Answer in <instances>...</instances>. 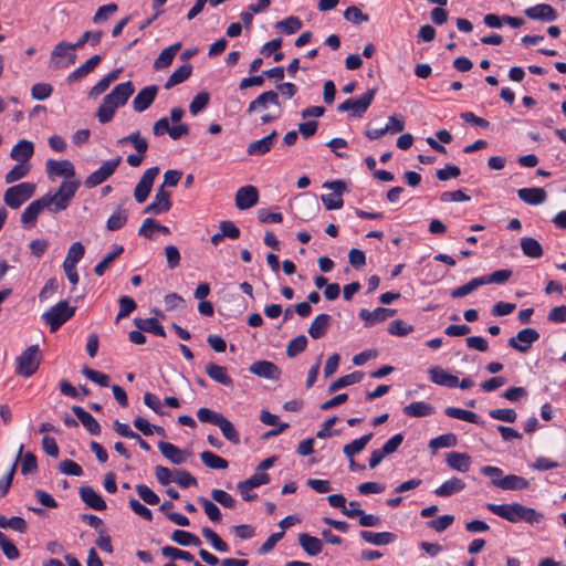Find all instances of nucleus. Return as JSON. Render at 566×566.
Listing matches in <instances>:
<instances>
[{"label": "nucleus", "mask_w": 566, "mask_h": 566, "mask_svg": "<svg viewBox=\"0 0 566 566\" xmlns=\"http://www.w3.org/2000/svg\"><path fill=\"white\" fill-rule=\"evenodd\" d=\"M124 252V247L120 244H114L112 251L108 252L94 268V273L102 276L109 265Z\"/></svg>", "instance_id": "58836bf2"}, {"label": "nucleus", "mask_w": 566, "mask_h": 566, "mask_svg": "<svg viewBox=\"0 0 566 566\" xmlns=\"http://www.w3.org/2000/svg\"><path fill=\"white\" fill-rule=\"evenodd\" d=\"M171 541L181 546L201 545V541L197 535L184 530H175L171 534Z\"/></svg>", "instance_id": "de8ad7c7"}, {"label": "nucleus", "mask_w": 566, "mask_h": 566, "mask_svg": "<svg viewBox=\"0 0 566 566\" xmlns=\"http://www.w3.org/2000/svg\"><path fill=\"white\" fill-rule=\"evenodd\" d=\"M220 428L223 437L233 444L240 443V436L235 430L233 423L228 420L224 416L221 417L220 421L217 423Z\"/></svg>", "instance_id": "3c124183"}, {"label": "nucleus", "mask_w": 566, "mask_h": 566, "mask_svg": "<svg viewBox=\"0 0 566 566\" xmlns=\"http://www.w3.org/2000/svg\"><path fill=\"white\" fill-rule=\"evenodd\" d=\"M249 370L251 374L270 380H279L281 377L280 368L272 361L258 360L253 363Z\"/></svg>", "instance_id": "2eb2a0df"}, {"label": "nucleus", "mask_w": 566, "mask_h": 566, "mask_svg": "<svg viewBox=\"0 0 566 566\" xmlns=\"http://www.w3.org/2000/svg\"><path fill=\"white\" fill-rule=\"evenodd\" d=\"M429 374L431 381L437 385L446 386L448 388L458 387V377L449 374L440 367L430 368Z\"/></svg>", "instance_id": "cd10ccee"}, {"label": "nucleus", "mask_w": 566, "mask_h": 566, "mask_svg": "<svg viewBox=\"0 0 566 566\" xmlns=\"http://www.w3.org/2000/svg\"><path fill=\"white\" fill-rule=\"evenodd\" d=\"M364 378V374L361 371H353L348 375L342 376L338 379L334 380L327 388L328 394H333L340 388L354 385L359 382Z\"/></svg>", "instance_id": "37998d69"}, {"label": "nucleus", "mask_w": 566, "mask_h": 566, "mask_svg": "<svg viewBox=\"0 0 566 566\" xmlns=\"http://www.w3.org/2000/svg\"><path fill=\"white\" fill-rule=\"evenodd\" d=\"M444 413L454 419L468 421L470 423H479V417L473 411L464 410L457 407H447Z\"/></svg>", "instance_id": "864d4df0"}, {"label": "nucleus", "mask_w": 566, "mask_h": 566, "mask_svg": "<svg viewBox=\"0 0 566 566\" xmlns=\"http://www.w3.org/2000/svg\"><path fill=\"white\" fill-rule=\"evenodd\" d=\"M269 105L280 107L279 94L275 91H266L261 93L255 99H253L248 108L247 113L252 114L260 109H266Z\"/></svg>", "instance_id": "6ab92c4d"}, {"label": "nucleus", "mask_w": 566, "mask_h": 566, "mask_svg": "<svg viewBox=\"0 0 566 566\" xmlns=\"http://www.w3.org/2000/svg\"><path fill=\"white\" fill-rule=\"evenodd\" d=\"M349 518L359 517V525L364 527H375L380 525L381 520L379 516L373 514H366L365 511H350L348 513Z\"/></svg>", "instance_id": "13d9d810"}, {"label": "nucleus", "mask_w": 566, "mask_h": 566, "mask_svg": "<svg viewBox=\"0 0 566 566\" xmlns=\"http://www.w3.org/2000/svg\"><path fill=\"white\" fill-rule=\"evenodd\" d=\"M373 436H374L373 432H369V433L364 434L363 437H360L358 439H355L350 443L345 444L344 448H343L344 454L348 459L354 458L356 454L360 453L365 449V447L371 440Z\"/></svg>", "instance_id": "c03bdc74"}, {"label": "nucleus", "mask_w": 566, "mask_h": 566, "mask_svg": "<svg viewBox=\"0 0 566 566\" xmlns=\"http://www.w3.org/2000/svg\"><path fill=\"white\" fill-rule=\"evenodd\" d=\"M103 38V31H85L82 36L74 43V46L78 50L82 49L85 43H90L92 46L99 44Z\"/></svg>", "instance_id": "0e129e2a"}, {"label": "nucleus", "mask_w": 566, "mask_h": 566, "mask_svg": "<svg viewBox=\"0 0 566 566\" xmlns=\"http://www.w3.org/2000/svg\"><path fill=\"white\" fill-rule=\"evenodd\" d=\"M34 154L33 143L27 139H20L11 149L10 157L18 163H27Z\"/></svg>", "instance_id": "5701e85b"}, {"label": "nucleus", "mask_w": 566, "mask_h": 566, "mask_svg": "<svg viewBox=\"0 0 566 566\" xmlns=\"http://www.w3.org/2000/svg\"><path fill=\"white\" fill-rule=\"evenodd\" d=\"M323 187L333 190V193L322 195L321 197L325 208L327 210L340 209L344 205L342 195L346 188L345 182L342 180L326 181Z\"/></svg>", "instance_id": "9b49d317"}, {"label": "nucleus", "mask_w": 566, "mask_h": 566, "mask_svg": "<svg viewBox=\"0 0 566 566\" xmlns=\"http://www.w3.org/2000/svg\"><path fill=\"white\" fill-rule=\"evenodd\" d=\"M158 93L156 85H149L142 88L133 101V108L135 112L142 113L146 111L154 103Z\"/></svg>", "instance_id": "dca6fc26"}, {"label": "nucleus", "mask_w": 566, "mask_h": 566, "mask_svg": "<svg viewBox=\"0 0 566 566\" xmlns=\"http://www.w3.org/2000/svg\"><path fill=\"white\" fill-rule=\"evenodd\" d=\"M159 167L148 168L139 179L138 184L134 189V198L138 203H143L147 200L156 177L159 175Z\"/></svg>", "instance_id": "9d476101"}, {"label": "nucleus", "mask_w": 566, "mask_h": 566, "mask_svg": "<svg viewBox=\"0 0 566 566\" xmlns=\"http://www.w3.org/2000/svg\"><path fill=\"white\" fill-rule=\"evenodd\" d=\"M465 489V483L463 480L459 478H451L444 481L440 486H438L433 493L440 497H449L455 493H459Z\"/></svg>", "instance_id": "393cba45"}, {"label": "nucleus", "mask_w": 566, "mask_h": 566, "mask_svg": "<svg viewBox=\"0 0 566 566\" xmlns=\"http://www.w3.org/2000/svg\"><path fill=\"white\" fill-rule=\"evenodd\" d=\"M298 544L310 556H317L323 549V543L319 538L311 536L307 533L298 535Z\"/></svg>", "instance_id": "473e14b6"}, {"label": "nucleus", "mask_w": 566, "mask_h": 566, "mask_svg": "<svg viewBox=\"0 0 566 566\" xmlns=\"http://www.w3.org/2000/svg\"><path fill=\"white\" fill-rule=\"evenodd\" d=\"M359 534H360V537L366 543H369L373 545H378V546L388 545V544L395 542V539H396V535L391 532L375 533L371 531H361Z\"/></svg>", "instance_id": "f704fd0d"}, {"label": "nucleus", "mask_w": 566, "mask_h": 566, "mask_svg": "<svg viewBox=\"0 0 566 566\" xmlns=\"http://www.w3.org/2000/svg\"><path fill=\"white\" fill-rule=\"evenodd\" d=\"M209 101H210V95L208 92L202 91V92L198 93L192 98V101L189 105V112L192 115L199 114L201 111H203L208 106Z\"/></svg>", "instance_id": "69168bd1"}, {"label": "nucleus", "mask_w": 566, "mask_h": 566, "mask_svg": "<svg viewBox=\"0 0 566 566\" xmlns=\"http://www.w3.org/2000/svg\"><path fill=\"white\" fill-rule=\"evenodd\" d=\"M181 49V43L177 42L166 49H164L160 54L157 56V59L154 62V69L156 71L164 70L168 67L172 61L178 51Z\"/></svg>", "instance_id": "7c9ffc66"}, {"label": "nucleus", "mask_w": 566, "mask_h": 566, "mask_svg": "<svg viewBox=\"0 0 566 566\" xmlns=\"http://www.w3.org/2000/svg\"><path fill=\"white\" fill-rule=\"evenodd\" d=\"M358 316L364 321L366 327H371L378 323L387 321L382 307H377L374 311L361 308Z\"/></svg>", "instance_id": "49530a36"}, {"label": "nucleus", "mask_w": 566, "mask_h": 566, "mask_svg": "<svg viewBox=\"0 0 566 566\" xmlns=\"http://www.w3.org/2000/svg\"><path fill=\"white\" fill-rule=\"evenodd\" d=\"M135 326L142 332L151 333L154 335L166 337V332L159 321L155 317L134 319Z\"/></svg>", "instance_id": "2f4dec72"}, {"label": "nucleus", "mask_w": 566, "mask_h": 566, "mask_svg": "<svg viewBox=\"0 0 566 566\" xmlns=\"http://www.w3.org/2000/svg\"><path fill=\"white\" fill-rule=\"evenodd\" d=\"M134 91L135 87L130 81L115 85L112 92L104 96L102 104L97 108L96 116L99 123H109L116 109L127 103Z\"/></svg>", "instance_id": "f257e3e1"}, {"label": "nucleus", "mask_w": 566, "mask_h": 566, "mask_svg": "<svg viewBox=\"0 0 566 566\" xmlns=\"http://www.w3.org/2000/svg\"><path fill=\"white\" fill-rule=\"evenodd\" d=\"M78 187L80 181L77 180L63 181L55 193H45L41 197L44 208L52 213L65 210L70 206Z\"/></svg>", "instance_id": "7ed1b4c3"}, {"label": "nucleus", "mask_w": 566, "mask_h": 566, "mask_svg": "<svg viewBox=\"0 0 566 566\" xmlns=\"http://www.w3.org/2000/svg\"><path fill=\"white\" fill-rule=\"evenodd\" d=\"M74 43L65 41L59 42L51 52L50 65L54 70L66 69L76 62V51Z\"/></svg>", "instance_id": "6e6552de"}, {"label": "nucleus", "mask_w": 566, "mask_h": 566, "mask_svg": "<svg viewBox=\"0 0 566 566\" xmlns=\"http://www.w3.org/2000/svg\"><path fill=\"white\" fill-rule=\"evenodd\" d=\"M525 15L532 20H538L543 22H553L557 19L556 10L546 3H539L534 7L527 8L524 11Z\"/></svg>", "instance_id": "f3484780"}, {"label": "nucleus", "mask_w": 566, "mask_h": 566, "mask_svg": "<svg viewBox=\"0 0 566 566\" xmlns=\"http://www.w3.org/2000/svg\"><path fill=\"white\" fill-rule=\"evenodd\" d=\"M102 56L96 54L90 57L85 63H83L80 67H77L75 71L70 73L66 77V82L69 84L76 83L87 76L91 72L94 71V69L101 63Z\"/></svg>", "instance_id": "4be33fe9"}, {"label": "nucleus", "mask_w": 566, "mask_h": 566, "mask_svg": "<svg viewBox=\"0 0 566 566\" xmlns=\"http://www.w3.org/2000/svg\"><path fill=\"white\" fill-rule=\"evenodd\" d=\"M521 249L524 255L532 259H539L544 254L542 244L532 237H524L521 239Z\"/></svg>", "instance_id": "ea45409f"}, {"label": "nucleus", "mask_w": 566, "mask_h": 566, "mask_svg": "<svg viewBox=\"0 0 566 566\" xmlns=\"http://www.w3.org/2000/svg\"><path fill=\"white\" fill-rule=\"evenodd\" d=\"M161 554H163V556L171 558V559H182V560H186L188 563H193V564L196 562L192 554H190L187 551H181L174 546L163 547Z\"/></svg>", "instance_id": "680f3d73"}, {"label": "nucleus", "mask_w": 566, "mask_h": 566, "mask_svg": "<svg viewBox=\"0 0 566 566\" xmlns=\"http://www.w3.org/2000/svg\"><path fill=\"white\" fill-rule=\"evenodd\" d=\"M158 449L161 454L174 464H182L186 461L185 453L170 442L160 441Z\"/></svg>", "instance_id": "72a5a7b5"}, {"label": "nucleus", "mask_w": 566, "mask_h": 566, "mask_svg": "<svg viewBox=\"0 0 566 566\" xmlns=\"http://www.w3.org/2000/svg\"><path fill=\"white\" fill-rule=\"evenodd\" d=\"M44 205L41 197L32 201L21 213V222L25 228H31L35 224L39 214L44 210Z\"/></svg>", "instance_id": "b1692460"}, {"label": "nucleus", "mask_w": 566, "mask_h": 566, "mask_svg": "<svg viewBox=\"0 0 566 566\" xmlns=\"http://www.w3.org/2000/svg\"><path fill=\"white\" fill-rule=\"evenodd\" d=\"M259 201V191L254 186H243L235 193V206L240 210H248Z\"/></svg>", "instance_id": "4468645a"}, {"label": "nucleus", "mask_w": 566, "mask_h": 566, "mask_svg": "<svg viewBox=\"0 0 566 566\" xmlns=\"http://www.w3.org/2000/svg\"><path fill=\"white\" fill-rule=\"evenodd\" d=\"M518 198L528 205H541L546 198L547 193L543 188H522L517 190Z\"/></svg>", "instance_id": "c756f323"}, {"label": "nucleus", "mask_w": 566, "mask_h": 566, "mask_svg": "<svg viewBox=\"0 0 566 566\" xmlns=\"http://www.w3.org/2000/svg\"><path fill=\"white\" fill-rule=\"evenodd\" d=\"M458 443V438L454 433H446L441 434L429 442V447L432 450H438L442 448H451L455 447Z\"/></svg>", "instance_id": "bf43d9fd"}, {"label": "nucleus", "mask_w": 566, "mask_h": 566, "mask_svg": "<svg viewBox=\"0 0 566 566\" xmlns=\"http://www.w3.org/2000/svg\"><path fill=\"white\" fill-rule=\"evenodd\" d=\"M377 94V88H369L364 95L359 98H347L343 103L337 106V112L345 113L349 112V117L360 118L367 112L369 106L371 105L375 96Z\"/></svg>", "instance_id": "39448f33"}, {"label": "nucleus", "mask_w": 566, "mask_h": 566, "mask_svg": "<svg viewBox=\"0 0 566 566\" xmlns=\"http://www.w3.org/2000/svg\"><path fill=\"white\" fill-rule=\"evenodd\" d=\"M41 361L42 354L39 345H31L15 358V373L23 378H29L36 373Z\"/></svg>", "instance_id": "20e7f679"}, {"label": "nucleus", "mask_w": 566, "mask_h": 566, "mask_svg": "<svg viewBox=\"0 0 566 566\" xmlns=\"http://www.w3.org/2000/svg\"><path fill=\"white\" fill-rule=\"evenodd\" d=\"M46 172L49 175H55L59 177H64L66 179L74 178L75 169L74 165L70 160H53L49 159L46 161Z\"/></svg>", "instance_id": "aec40b11"}, {"label": "nucleus", "mask_w": 566, "mask_h": 566, "mask_svg": "<svg viewBox=\"0 0 566 566\" xmlns=\"http://www.w3.org/2000/svg\"><path fill=\"white\" fill-rule=\"evenodd\" d=\"M36 186L32 182H21L9 187L3 196L4 203L11 209H19L35 192Z\"/></svg>", "instance_id": "423d86ee"}, {"label": "nucleus", "mask_w": 566, "mask_h": 566, "mask_svg": "<svg viewBox=\"0 0 566 566\" xmlns=\"http://www.w3.org/2000/svg\"><path fill=\"white\" fill-rule=\"evenodd\" d=\"M84 253L85 248L80 241L72 243L67 250V254L63 264L76 265L84 256Z\"/></svg>", "instance_id": "052dcab7"}, {"label": "nucleus", "mask_w": 566, "mask_h": 566, "mask_svg": "<svg viewBox=\"0 0 566 566\" xmlns=\"http://www.w3.org/2000/svg\"><path fill=\"white\" fill-rule=\"evenodd\" d=\"M122 161V157L117 156L114 159L104 161L102 166L93 171L84 181L87 188H95L107 180L117 169Z\"/></svg>", "instance_id": "1a4fd4ad"}, {"label": "nucleus", "mask_w": 566, "mask_h": 566, "mask_svg": "<svg viewBox=\"0 0 566 566\" xmlns=\"http://www.w3.org/2000/svg\"><path fill=\"white\" fill-rule=\"evenodd\" d=\"M23 452V444L20 446L15 461L13 462L9 472L0 479V499L3 497L10 490L12 480L17 470L18 462L21 453Z\"/></svg>", "instance_id": "8fccbe9b"}, {"label": "nucleus", "mask_w": 566, "mask_h": 566, "mask_svg": "<svg viewBox=\"0 0 566 566\" xmlns=\"http://www.w3.org/2000/svg\"><path fill=\"white\" fill-rule=\"evenodd\" d=\"M201 533L202 536L211 543L216 551L221 553H227L229 551L228 544L213 530L203 527Z\"/></svg>", "instance_id": "6e6d98bb"}, {"label": "nucleus", "mask_w": 566, "mask_h": 566, "mask_svg": "<svg viewBox=\"0 0 566 566\" xmlns=\"http://www.w3.org/2000/svg\"><path fill=\"white\" fill-rule=\"evenodd\" d=\"M171 193L164 186H160L155 195L154 201L146 206L144 213L160 214L167 212L171 208Z\"/></svg>", "instance_id": "ddd939ff"}, {"label": "nucleus", "mask_w": 566, "mask_h": 566, "mask_svg": "<svg viewBox=\"0 0 566 566\" xmlns=\"http://www.w3.org/2000/svg\"><path fill=\"white\" fill-rule=\"evenodd\" d=\"M207 375L223 386H231L233 384L232 378L228 375L227 368L214 363H209L206 366Z\"/></svg>", "instance_id": "e433bc0d"}, {"label": "nucleus", "mask_w": 566, "mask_h": 566, "mask_svg": "<svg viewBox=\"0 0 566 566\" xmlns=\"http://www.w3.org/2000/svg\"><path fill=\"white\" fill-rule=\"evenodd\" d=\"M192 73V66L191 64H182L177 70L172 72V74L168 77L167 82L165 83L164 87L166 90H170L174 86L185 82L190 77Z\"/></svg>", "instance_id": "79ce46f5"}, {"label": "nucleus", "mask_w": 566, "mask_h": 566, "mask_svg": "<svg viewBox=\"0 0 566 566\" xmlns=\"http://www.w3.org/2000/svg\"><path fill=\"white\" fill-rule=\"evenodd\" d=\"M530 485V482L520 475L509 474L502 478L497 483V488L505 491L525 490Z\"/></svg>", "instance_id": "4c0bfd02"}, {"label": "nucleus", "mask_w": 566, "mask_h": 566, "mask_svg": "<svg viewBox=\"0 0 566 566\" xmlns=\"http://www.w3.org/2000/svg\"><path fill=\"white\" fill-rule=\"evenodd\" d=\"M119 311L116 316V321H120L124 317H127L132 312H134L137 307L136 302L133 297L124 295L118 300Z\"/></svg>", "instance_id": "338daca9"}, {"label": "nucleus", "mask_w": 566, "mask_h": 566, "mask_svg": "<svg viewBox=\"0 0 566 566\" xmlns=\"http://www.w3.org/2000/svg\"><path fill=\"white\" fill-rule=\"evenodd\" d=\"M446 462L452 470L464 473L470 470L471 457L467 453L450 452L447 454Z\"/></svg>", "instance_id": "bb28decb"}, {"label": "nucleus", "mask_w": 566, "mask_h": 566, "mask_svg": "<svg viewBox=\"0 0 566 566\" xmlns=\"http://www.w3.org/2000/svg\"><path fill=\"white\" fill-rule=\"evenodd\" d=\"M539 333L534 328H523L507 342V345L520 353H526L533 343L538 340Z\"/></svg>", "instance_id": "f8f14e48"}, {"label": "nucleus", "mask_w": 566, "mask_h": 566, "mask_svg": "<svg viewBox=\"0 0 566 566\" xmlns=\"http://www.w3.org/2000/svg\"><path fill=\"white\" fill-rule=\"evenodd\" d=\"M331 322L332 317L328 314L317 315L308 327L310 336L314 339L322 338L326 334Z\"/></svg>", "instance_id": "c85d7f7f"}, {"label": "nucleus", "mask_w": 566, "mask_h": 566, "mask_svg": "<svg viewBox=\"0 0 566 566\" xmlns=\"http://www.w3.org/2000/svg\"><path fill=\"white\" fill-rule=\"evenodd\" d=\"M72 411L91 434L97 436L101 433L99 423L90 412H87L80 406H73Z\"/></svg>", "instance_id": "a878e982"}, {"label": "nucleus", "mask_w": 566, "mask_h": 566, "mask_svg": "<svg viewBox=\"0 0 566 566\" xmlns=\"http://www.w3.org/2000/svg\"><path fill=\"white\" fill-rule=\"evenodd\" d=\"M31 166L27 163H18L4 176L7 184H12L24 178L30 172Z\"/></svg>", "instance_id": "5fc2aeb1"}, {"label": "nucleus", "mask_w": 566, "mask_h": 566, "mask_svg": "<svg viewBox=\"0 0 566 566\" xmlns=\"http://www.w3.org/2000/svg\"><path fill=\"white\" fill-rule=\"evenodd\" d=\"M296 206L298 209L297 214L302 219H310L319 210V205L313 196L298 199Z\"/></svg>", "instance_id": "c9c22d12"}, {"label": "nucleus", "mask_w": 566, "mask_h": 566, "mask_svg": "<svg viewBox=\"0 0 566 566\" xmlns=\"http://www.w3.org/2000/svg\"><path fill=\"white\" fill-rule=\"evenodd\" d=\"M80 497L81 500L91 509L96 511L106 510L107 505L103 497L92 488V486H82L80 488Z\"/></svg>", "instance_id": "412c9836"}, {"label": "nucleus", "mask_w": 566, "mask_h": 566, "mask_svg": "<svg viewBox=\"0 0 566 566\" xmlns=\"http://www.w3.org/2000/svg\"><path fill=\"white\" fill-rule=\"evenodd\" d=\"M75 307L69 305L66 301H60L57 304L46 311L42 318L49 324L52 333L56 332L65 322L75 314Z\"/></svg>", "instance_id": "0eeeda50"}, {"label": "nucleus", "mask_w": 566, "mask_h": 566, "mask_svg": "<svg viewBox=\"0 0 566 566\" xmlns=\"http://www.w3.org/2000/svg\"><path fill=\"white\" fill-rule=\"evenodd\" d=\"M303 27L302 21L297 17H287L286 19L279 21L276 28L281 29L286 34H293L301 30Z\"/></svg>", "instance_id": "774afa93"}, {"label": "nucleus", "mask_w": 566, "mask_h": 566, "mask_svg": "<svg viewBox=\"0 0 566 566\" xmlns=\"http://www.w3.org/2000/svg\"><path fill=\"white\" fill-rule=\"evenodd\" d=\"M125 144H132L137 153H146L148 149V142L146 140V138L142 137L139 130H136L117 140L118 146H123Z\"/></svg>", "instance_id": "a18cd8bd"}, {"label": "nucleus", "mask_w": 566, "mask_h": 566, "mask_svg": "<svg viewBox=\"0 0 566 566\" xmlns=\"http://www.w3.org/2000/svg\"><path fill=\"white\" fill-rule=\"evenodd\" d=\"M277 133L276 130H272L269 135L264 136L261 139L254 140L250 143L247 147V153L250 156H262L269 153L274 143L276 142Z\"/></svg>", "instance_id": "a211bd4d"}, {"label": "nucleus", "mask_w": 566, "mask_h": 566, "mask_svg": "<svg viewBox=\"0 0 566 566\" xmlns=\"http://www.w3.org/2000/svg\"><path fill=\"white\" fill-rule=\"evenodd\" d=\"M482 285H483L482 277H474L471 281H469L467 284H463L459 287L453 289L450 294H451V297H453V298L464 297V296L473 293L475 290H478Z\"/></svg>", "instance_id": "603ef678"}, {"label": "nucleus", "mask_w": 566, "mask_h": 566, "mask_svg": "<svg viewBox=\"0 0 566 566\" xmlns=\"http://www.w3.org/2000/svg\"><path fill=\"white\" fill-rule=\"evenodd\" d=\"M199 503L202 505L205 513L209 517L210 521L218 523L221 521L222 514L220 509L210 500L199 496Z\"/></svg>", "instance_id": "e2e57ef3"}, {"label": "nucleus", "mask_w": 566, "mask_h": 566, "mask_svg": "<svg viewBox=\"0 0 566 566\" xmlns=\"http://www.w3.org/2000/svg\"><path fill=\"white\" fill-rule=\"evenodd\" d=\"M485 507L493 514L511 523L526 522L535 524L539 523L543 518V514L535 509L524 506L517 502L510 504L486 503Z\"/></svg>", "instance_id": "f03ea898"}, {"label": "nucleus", "mask_w": 566, "mask_h": 566, "mask_svg": "<svg viewBox=\"0 0 566 566\" xmlns=\"http://www.w3.org/2000/svg\"><path fill=\"white\" fill-rule=\"evenodd\" d=\"M307 343L308 342L305 335L296 336L295 338L289 342L285 350L286 356L289 358H294L295 356L305 350Z\"/></svg>", "instance_id": "4d7b16f0"}, {"label": "nucleus", "mask_w": 566, "mask_h": 566, "mask_svg": "<svg viewBox=\"0 0 566 566\" xmlns=\"http://www.w3.org/2000/svg\"><path fill=\"white\" fill-rule=\"evenodd\" d=\"M403 412L408 417H427L434 412V408L424 401H415L403 408Z\"/></svg>", "instance_id": "a19ab883"}, {"label": "nucleus", "mask_w": 566, "mask_h": 566, "mask_svg": "<svg viewBox=\"0 0 566 566\" xmlns=\"http://www.w3.org/2000/svg\"><path fill=\"white\" fill-rule=\"evenodd\" d=\"M200 459L202 463L209 468L214 470H223L228 468V461L211 451H203L200 453Z\"/></svg>", "instance_id": "09e8293b"}]
</instances>
